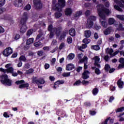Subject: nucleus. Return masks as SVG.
<instances>
[{"instance_id": "obj_1", "label": "nucleus", "mask_w": 124, "mask_h": 124, "mask_svg": "<svg viewBox=\"0 0 124 124\" xmlns=\"http://www.w3.org/2000/svg\"><path fill=\"white\" fill-rule=\"evenodd\" d=\"M28 19L29 16L28 15V13L27 12H25L23 13V17L21 19L20 21V24L21 25V26L20 28V31L22 33H24V32H26V31H27V28L26 24Z\"/></svg>"}, {"instance_id": "obj_2", "label": "nucleus", "mask_w": 124, "mask_h": 124, "mask_svg": "<svg viewBox=\"0 0 124 124\" xmlns=\"http://www.w3.org/2000/svg\"><path fill=\"white\" fill-rule=\"evenodd\" d=\"M100 5H97V11L98 12V15L99 17H100V18L102 20H106V17L105 16V14L107 15H109L110 13V11L109 10V9L106 8H98L100 7Z\"/></svg>"}, {"instance_id": "obj_3", "label": "nucleus", "mask_w": 124, "mask_h": 124, "mask_svg": "<svg viewBox=\"0 0 124 124\" xmlns=\"http://www.w3.org/2000/svg\"><path fill=\"white\" fill-rule=\"evenodd\" d=\"M65 0H59L57 3L52 6L55 11H62V8L65 6Z\"/></svg>"}, {"instance_id": "obj_4", "label": "nucleus", "mask_w": 124, "mask_h": 124, "mask_svg": "<svg viewBox=\"0 0 124 124\" xmlns=\"http://www.w3.org/2000/svg\"><path fill=\"white\" fill-rule=\"evenodd\" d=\"M39 34L37 35L36 40H38L40 39L38 42H35L34 44V46L35 47H38V48H41L42 46H43V44L41 43L40 41L43 40L44 39V37H42L43 36V32L41 31H39ZM41 38V39H40Z\"/></svg>"}, {"instance_id": "obj_5", "label": "nucleus", "mask_w": 124, "mask_h": 124, "mask_svg": "<svg viewBox=\"0 0 124 124\" xmlns=\"http://www.w3.org/2000/svg\"><path fill=\"white\" fill-rule=\"evenodd\" d=\"M0 82L3 85H6L7 86H12V80L8 79V76L5 74L1 76Z\"/></svg>"}, {"instance_id": "obj_6", "label": "nucleus", "mask_w": 124, "mask_h": 124, "mask_svg": "<svg viewBox=\"0 0 124 124\" xmlns=\"http://www.w3.org/2000/svg\"><path fill=\"white\" fill-rule=\"evenodd\" d=\"M33 7L36 10H40L43 7V4L41 0H33Z\"/></svg>"}, {"instance_id": "obj_7", "label": "nucleus", "mask_w": 124, "mask_h": 124, "mask_svg": "<svg viewBox=\"0 0 124 124\" xmlns=\"http://www.w3.org/2000/svg\"><path fill=\"white\" fill-rule=\"evenodd\" d=\"M13 53V50L10 47H6L2 52L4 57H9Z\"/></svg>"}, {"instance_id": "obj_8", "label": "nucleus", "mask_w": 124, "mask_h": 124, "mask_svg": "<svg viewBox=\"0 0 124 124\" xmlns=\"http://www.w3.org/2000/svg\"><path fill=\"white\" fill-rule=\"evenodd\" d=\"M53 31L55 33L56 36H60L61 35V33H62V27H53Z\"/></svg>"}, {"instance_id": "obj_9", "label": "nucleus", "mask_w": 124, "mask_h": 124, "mask_svg": "<svg viewBox=\"0 0 124 124\" xmlns=\"http://www.w3.org/2000/svg\"><path fill=\"white\" fill-rule=\"evenodd\" d=\"M47 31H50L49 38H53V37L55 36V33H54V31H53V25L50 24L48 26Z\"/></svg>"}, {"instance_id": "obj_10", "label": "nucleus", "mask_w": 124, "mask_h": 124, "mask_svg": "<svg viewBox=\"0 0 124 124\" xmlns=\"http://www.w3.org/2000/svg\"><path fill=\"white\" fill-rule=\"evenodd\" d=\"M90 71L88 70H85L82 74V78L83 80H87V79H89L90 78Z\"/></svg>"}, {"instance_id": "obj_11", "label": "nucleus", "mask_w": 124, "mask_h": 124, "mask_svg": "<svg viewBox=\"0 0 124 124\" xmlns=\"http://www.w3.org/2000/svg\"><path fill=\"white\" fill-rule=\"evenodd\" d=\"M67 33H68L67 31H63V32H62V33L61 34L60 36L59 37V40L60 41H62V39H65V37H66V34H67Z\"/></svg>"}, {"instance_id": "obj_12", "label": "nucleus", "mask_w": 124, "mask_h": 124, "mask_svg": "<svg viewBox=\"0 0 124 124\" xmlns=\"http://www.w3.org/2000/svg\"><path fill=\"white\" fill-rule=\"evenodd\" d=\"M74 68H75V66L72 63H69L66 65V70L67 71H70V70H72Z\"/></svg>"}, {"instance_id": "obj_13", "label": "nucleus", "mask_w": 124, "mask_h": 124, "mask_svg": "<svg viewBox=\"0 0 124 124\" xmlns=\"http://www.w3.org/2000/svg\"><path fill=\"white\" fill-rule=\"evenodd\" d=\"M65 14L66 16H70L72 14V10L70 8H67L65 11Z\"/></svg>"}, {"instance_id": "obj_14", "label": "nucleus", "mask_w": 124, "mask_h": 124, "mask_svg": "<svg viewBox=\"0 0 124 124\" xmlns=\"http://www.w3.org/2000/svg\"><path fill=\"white\" fill-rule=\"evenodd\" d=\"M124 81H122V79H120L117 81V86L120 89H123L124 88Z\"/></svg>"}, {"instance_id": "obj_15", "label": "nucleus", "mask_w": 124, "mask_h": 124, "mask_svg": "<svg viewBox=\"0 0 124 124\" xmlns=\"http://www.w3.org/2000/svg\"><path fill=\"white\" fill-rule=\"evenodd\" d=\"M100 22L102 27H103L104 28H107V26H108V23H107V22L105 21V19H102V18H101V19H100Z\"/></svg>"}, {"instance_id": "obj_16", "label": "nucleus", "mask_w": 124, "mask_h": 124, "mask_svg": "<svg viewBox=\"0 0 124 124\" xmlns=\"http://www.w3.org/2000/svg\"><path fill=\"white\" fill-rule=\"evenodd\" d=\"M91 35H92V32L90 30H87L84 31V36L86 37V38L91 37Z\"/></svg>"}, {"instance_id": "obj_17", "label": "nucleus", "mask_w": 124, "mask_h": 124, "mask_svg": "<svg viewBox=\"0 0 124 124\" xmlns=\"http://www.w3.org/2000/svg\"><path fill=\"white\" fill-rule=\"evenodd\" d=\"M83 14V11L82 10L78 11L75 15L74 16V18H79Z\"/></svg>"}, {"instance_id": "obj_18", "label": "nucleus", "mask_w": 124, "mask_h": 124, "mask_svg": "<svg viewBox=\"0 0 124 124\" xmlns=\"http://www.w3.org/2000/svg\"><path fill=\"white\" fill-rule=\"evenodd\" d=\"M69 34L71 36H75L76 35L75 29H72V28L70 29V30L69 31Z\"/></svg>"}, {"instance_id": "obj_19", "label": "nucleus", "mask_w": 124, "mask_h": 124, "mask_svg": "<svg viewBox=\"0 0 124 124\" xmlns=\"http://www.w3.org/2000/svg\"><path fill=\"white\" fill-rule=\"evenodd\" d=\"M37 79V77H33L32 78V84H36L37 85H38V82H39V80L36 79Z\"/></svg>"}, {"instance_id": "obj_20", "label": "nucleus", "mask_w": 124, "mask_h": 124, "mask_svg": "<svg viewBox=\"0 0 124 124\" xmlns=\"http://www.w3.org/2000/svg\"><path fill=\"white\" fill-rule=\"evenodd\" d=\"M115 22H116V20H115V19H114L113 18L110 17L108 18V24L110 26H111V25L114 24V23H115Z\"/></svg>"}, {"instance_id": "obj_21", "label": "nucleus", "mask_w": 124, "mask_h": 124, "mask_svg": "<svg viewBox=\"0 0 124 124\" xmlns=\"http://www.w3.org/2000/svg\"><path fill=\"white\" fill-rule=\"evenodd\" d=\"M99 92V90H98V88H94L92 90V93L93 95H96L97 93H98V92Z\"/></svg>"}, {"instance_id": "obj_22", "label": "nucleus", "mask_w": 124, "mask_h": 124, "mask_svg": "<svg viewBox=\"0 0 124 124\" xmlns=\"http://www.w3.org/2000/svg\"><path fill=\"white\" fill-rule=\"evenodd\" d=\"M117 31H124V28L123 27V24L120 23L118 25V27L117 28Z\"/></svg>"}, {"instance_id": "obj_23", "label": "nucleus", "mask_w": 124, "mask_h": 124, "mask_svg": "<svg viewBox=\"0 0 124 124\" xmlns=\"http://www.w3.org/2000/svg\"><path fill=\"white\" fill-rule=\"evenodd\" d=\"M61 12H62V11H58L55 13V18H60V17L62 16V14Z\"/></svg>"}, {"instance_id": "obj_24", "label": "nucleus", "mask_w": 124, "mask_h": 124, "mask_svg": "<svg viewBox=\"0 0 124 124\" xmlns=\"http://www.w3.org/2000/svg\"><path fill=\"white\" fill-rule=\"evenodd\" d=\"M91 48L92 49H93V50H95V51H98V50H100V47L98 45L92 46Z\"/></svg>"}, {"instance_id": "obj_25", "label": "nucleus", "mask_w": 124, "mask_h": 124, "mask_svg": "<svg viewBox=\"0 0 124 124\" xmlns=\"http://www.w3.org/2000/svg\"><path fill=\"white\" fill-rule=\"evenodd\" d=\"M104 33L106 35H108L111 33V29L110 28H108L104 31Z\"/></svg>"}, {"instance_id": "obj_26", "label": "nucleus", "mask_w": 124, "mask_h": 124, "mask_svg": "<svg viewBox=\"0 0 124 124\" xmlns=\"http://www.w3.org/2000/svg\"><path fill=\"white\" fill-rule=\"evenodd\" d=\"M61 118H67L68 117V115L66 114L64 110H62L61 111Z\"/></svg>"}, {"instance_id": "obj_27", "label": "nucleus", "mask_w": 124, "mask_h": 124, "mask_svg": "<svg viewBox=\"0 0 124 124\" xmlns=\"http://www.w3.org/2000/svg\"><path fill=\"white\" fill-rule=\"evenodd\" d=\"M25 88H29V83H24L22 84L19 86V89H24Z\"/></svg>"}, {"instance_id": "obj_28", "label": "nucleus", "mask_w": 124, "mask_h": 124, "mask_svg": "<svg viewBox=\"0 0 124 124\" xmlns=\"http://www.w3.org/2000/svg\"><path fill=\"white\" fill-rule=\"evenodd\" d=\"M32 33H33V29H31L27 31L26 34L27 36H31Z\"/></svg>"}, {"instance_id": "obj_29", "label": "nucleus", "mask_w": 124, "mask_h": 124, "mask_svg": "<svg viewBox=\"0 0 124 124\" xmlns=\"http://www.w3.org/2000/svg\"><path fill=\"white\" fill-rule=\"evenodd\" d=\"M110 68H111V67H110V65L109 64H106L105 65L104 69L105 71H107L108 72L109 70H110Z\"/></svg>"}, {"instance_id": "obj_30", "label": "nucleus", "mask_w": 124, "mask_h": 124, "mask_svg": "<svg viewBox=\"0 0 124 124\" xmlns=\"http://www.w3.org/2000/svg\"><path fill=\"white\" fill-rule=\"evenodd\" d=\"M33 42V38H30L27 40L26 45H31Z\"/></svg>"}, {"instance_id": "obj_31", "label": "nucleus", "mask_w": 124, "mask_h": 124, "mask_svg": "<svg viewBox=\"0 0 124 124\" xmlns=\"http://www.w3.org/2000/svg\"><path fill=\"white\" fill-rule=\"evenodd\" d=\"M33 71H34V70H33V69H29V70H26V74H27L28 75H29V74H31V73H33Z\"/></svg>"}, {"instance_id": "obj_32", "label": "nucleus", "mask_w": 124, "mask_h": 124, "mask_svg": "<svg viewBox=\"0 0 124 124\" xmlns=\"http://www.w3.org/2000/svg\"><path fill=\"white\" fill-rule=\"evenodd\" d=\"M62 84H64V81L63 80H57L56 82L54 83V85H62Z\"/></svg>"}, {"instance_id": "obj_33", "label": "nucleus", "mask_w": 124, "mask_h": 124, "mask_svg": "<svg viewBox=\"0 0 124 124\" xmlns=\"http://www.w3.org/2000/svg\"><path fill=\"white\" fill-rule=\"evenodd\" d=\"M19 60L20 62H21V61H22V62H26V61H27V58H26L25 55H21L19 57Z\"/></svg>"}, {"instance_id": "obj_34", "label": "nucleus", "mask_w": 124, "mask_h": 124, "mask_svg": "<svg viewBox=\"0 0 124 124\" xmlns=\"http://www.w3.org/2000/svg\"><path fill=\"white\" fill-rule=\"evenodd\" d=\"M82 42L85 44H89L91 42V40L88 39V38H86L83 40Z\"/></svg>"}, {"instance_id": "obj_35", "label": "nucleus", "mask_w": 124, "mask_h": 124, "mask_svg": "<svg viewBox=\"0 0 124 124\" xmlns=\"http://www.w3.org/2000/svg\"><path fill=\"white\" fill-rule=\"evenodd\" d=\"M116 17L118 19H119V20H121V21H124V15H118L116 16Z\"/></svg>"}, {"instance_id": "obj_36", "label": "nucleus", "mask_w": 124, "mask_h": 124, "mask_svg": "<svg viewBox=\"0 0 124 124\" xmlns=\"http://www.w3.org/2000/svg\"><path fill=\"white\" fill-rule=\"evenodd\" d=\"M114 7L115 9H116V10H118V11H120V12H122L123 11V9H122L121 7L117 5H114Z\"/></svg>"}, {"instance_id": "obj_37", "label": "nucleus", "mask_w": 124, "mask_h": 124, "mask_svg": "<svg viewBox=\"0 0 124 124\" xmlns=\"http://www.w3.org/2000/svg\"><path fill=\"white\" fill-rule=\"evenodd\" d=\"M81 84H82V81L80 79H78L74 83V86H80Z\"/></svg>"}, {"instance_id": "obj_38", "label": "nucleus", "mask_w": 124, "mask_h": 124, "mask_svg": "<svg viewBox=\"0 0 124 124\" xmlns=\"http://www.w3.org/2000/svg\"><path fill=\"white\" fill-rule=\"evenodd\" d=\"M7 73H13V71H14V69L13 67H10L7 69Z\"/></svg>"}, {"instance_id": "obj_39", "label": "nucleus", "mask_w": 124, "mask_h": 124, "mask_svg": "<svg viewBox=\"0 0 124 124\" xmlns=\"http://www.w3.org/2000/svg\"><path fill=\"white\" fill-rule=\"evenodd\" d=\"M75 57V55L73 53H70L68 55V58L69 60H73Z\"/></svg>"}, {"instance_id": "obj_40", "label": "nucleus", "mask_w": 124, "mask_h": 124, "mask_svg": "<svg viewBox=\"0 0 124 124\" xmlns=\"http://www.w3.org/2000/svg\"><path fill=\"white\" fill-rule=\"evenodd\" d=\"M115 2L116 3H119L120 7H122V8H124V4L122 3L119 0H116Z\"/></svg>"}, {"instance_id": "obj_41", "label": "nucleus", "mask_w": 124, "mask_h": 124, "mask_svg": "<svg viewBox=\"0 0 124 124\" xmlns=\"http://www.w3.org/2000/svg\"><path fill=\"white\" fill-rule=\"evenodd\" d=\"M67 43L68 44H71L72 43V37L69 36L67 38Z\"/></svg>"}, {"instance_id": "obj_42", "label": "nucleus", "mask_w": 124, "mask_h": 124, "mask_svg": "<svg viewBox=\"0 0 124 124\" xmlns=\"http://www.w3.org/2000/svg\"><path fill=\"white\" fill-rule=\"evenodd\" d=\"M123 111H124V107H121L117 108V110H116V113H120V112H123Z\"/></svg>"}, {"instance_id": "obj_43", "label": "nucleus", "mask_w": 124, "mask_h": 124, "mask_svg": "<svg viewBox=\"0 0 124 124\" xmlns=\"http://www.w3.org/2000/svg\"><path fill=\"white\" fill-rule=\"evenodd\" d=\"M94 72H95V74H96L97 75H99V74H100V73H101V72H100V70H99V68H96L95 69Z\"/></svg>"}, {"instance_id": "obj_44", "label": "nucleus", "mask_w": 124, "mask_h": 124, "mask_svg": "<svg viewBox=\"0 0 124 124\" xmlns=\"http://www.w3.org/2000/svg\"><path fill=\"white\" fill-rule=\"evenodd\" d=\"M62 76L63 77H69V76H70V72H64L62 74Z\"/></svg>"}, {"instance_id": "obj_45", "label": "nucleus", "mask_w": 124, "mask_h": 124, "mask_svg": "<svg viewBox=\"0 0 124 124\" xmlns=\"http://www.w3.org/2000/svg\"><path fill=\"white\" fill-rule=\"evenodd\" d=\"M31 6L30 4H28L24 8V10L29 11V10H31Z\"/></svg>"}, {"instance_id": "obj_46", "label": "nucleus", "mask_w": 124, "mask_h": 124, "mask_svg": "<svg viewBox=\"0 0 124 124\" xmlns=\"http://www.w3.org/2000/svg\"><path fill=\"white\" fill-rule=\"evenodd\" d=\"M89 21H92L93 22V21H95V20H96V17L93 16H92L89 17Z\"/></svg>"}, {"instance_id": "obj_47", "label": "nucleus", "mask_w": 124, "mask_h": 124, "mask_svg": "<svg viewBox=\"0 0 124 124\" xmlns=\"http://www.w3.org/2000/svg\"><path fill=\"white\" fill-rule=\"evenodd\" d=\"M89 83H90V81H89L83 80L81 81V84H82V85L83 86H85L86 85H88Z\"/></svg>"}, {"instance_id": "obj_48", "label": "nucleus", "mask_w": 124, "mask_h": 124, "mask_svg": "<svg viewBox=\"0 0 124 124\" xmlns=\"http://www.w3.org/2000/svg\"><path fill=\"white\" fill-rule=\"evenodd\" d=\"M24 83H25V81H24V80H17L16 81V85H20V84H24Z\"/></svg>"}, {"instance_id": "obj_49", "label": "nucleus", "mask_w": 124, "mask_h": 124, "mask_svg": "<svg viewBox=\"0 0 124 124\" xmlns=\"http://www.w3.org/2000/svg\"><path fill=\"white\" fill-rule=\"evenodd\" d=\"M5 4V0H0V7H2Z\"/></svg>"}, {"instance_id": "obj_50", "label": "nucleus", "mask_w": 124, "mask_h": 124, "mask_svg": "<svg viewBox=\"0 0 124 124\" xmlns=\"http://www.w3.org/2000/svg\"><path fill=\"white\" fill-rule=\"evenodd\" d=\"M89 23V28H93V21L88 20Z\"/></svg>"}, {"instance_id": "obj_51", "label": "nucleus", "mask_w": 124, "mask_h": 124, "mask_svg": "<svg viewBox=\"0 0 124 124\" xmlns=\"http://www.w3.org/2000/svg\"><path fill=\"white\" fill-rule=\"evenodd\" d=\"M118 69H122V68H124V63H120L118 66Z\"/></svg>"}, {"instance_id": "obj_52", "label": "nucleus", "mask_w": 124, "mask_h": 124, "mask_svg": "<svg viewBox=\"0 0 124 124\" xmlns=\"http://www.w3.org/2000/svg\"><path fill=\"white\" fill-rule=\"evenodd\" d=\"M85 15L87 17H88V16H90L91 15V11H90V10H87L86 11V12L85 13Z\"/></svg>"}, {"instance_id": "obj_53", "label": "nucleus", "mask_w": 124, "mask_h": 124, "mask_svg": "<svg viewBox=\"0 0 124 124\" xmlns=\"http://www.w3.org/2000/svg\"><path fill=\"white\" fill-rule=\"evenodd\" d=\"M45 80H44V78H40L39 79L38 84H45Z\"/></svg>"}, {"instance_id": "obj_54", "label": "nucleus", "mask_w": 124, "mask_h": 124, "mask_svg": "<svg viewBox=\"0 0 124 124\" xmlns=\"http://www.w3.org/2000/svg\"><path fill=\"white\" fill-rule=\"evenodd\" d=\"M104 60L105 61V62H108L110 60V58L109 57V55H105L104 57Z\"/></svg>"}, {"instance_id": "obj_55", "label": "nucleus", "mask_w": 124, "mask_h": 124, "mask_svg": "<svg viewBox=\"0 0 124 124\" xmlns=\"http://www.w3.org/2000/svg\"><path fill=\"white\" fill-rule=\"evenodd\" d=\"M84 105L86 106V107H91L92 104H91V102H85L84 103Z\"/></svg>"}, {"instance_id": "obj_56", "label": "nucleus", "mask_w": 124, "mask_h": 124, "mask_svg": "<svg viewBox=\"0 0 124 124\" xmlns=\"http://www.w3.org/2000/svg\"><path fill=\"white\" fill-rule=\"evenodd\" d=\"M37 55L39 56V57H41L43 55V51L40 50L37 52Z\"/></svg>"}, {"instance_id": "obj_57", "label": "nucleus", "mask_w": 124, "mask_h": 124, "mask_svg": "<svg viewBox=\"0 0 124 124\" xmlns=\"http://www.w3.org/2000/svg\"><path fill=\"white\" fill-rule=\"evenodd\" d=\"M100 61V58H99V57H98V56L95 57L94 62H99Z\"/></svg>"}, {"instance_id": "obj_58", "label": "nucleus", "mask_w": 124, "mask_h": 124, "mask_svg": "<svg viewBox=\"0 0 124 124\" xmlns=\"http://www.w3.org/2000/svg\"><path fill=\"white\" fill-rule=\"evenodd\" d=\"M119 53H121V51H120V50H117L116 51H115L113 54H112V55H111V57H114L115 56H116V55H118V54H119Z\"/></svg>"}, {"instance_id": "obj_59", "label": "nucleus", "mask_w": 124, "mask_h": 124, "mask_svg": "<svg viewBox=\"0 0 124 124\" xmlns=\"http://www.w3.org/2000/svg\"><path fill=\"white\" fill-rule=\"evenodd\" d=\"M63 47H64V43H62L61 44V45L59 46V50H62V49L63 48Z\"/></svg>"}, {"instance_id": "obj_60", "label": "nucleus", "mask_w": 124, "mask_h": 124, "mask_svg": "<svg viewBox=\"0 0 124 124\" xmlns=\"http://www.w3.org/2000/svg\"><path fill=\"white\" fill-rule=\"evenodd\" d=\"M49 80L51 81V82H54V81H55V77L50 76L49 77Z\"/></svg>"}, {"instance_id": "obj_61", "label": "nucleus", "mask_w": 124, "mask_h": 124, "mask_svg": "<svg viewBox=\"0 0 124 124\" xmlns=\"http://www.w3.org/2000/svg\"><path fill=\"white\" fill-rule=\"evenodd\" d=\"M90 113L92 116H94L96 114V111L95 110H90Z\"/></svg>"}, {"instance_id": "obj_62", "label": "nucleus", "mask_w": 124, "mask_h": 124, "mask_svg": "<svg viewBox=\"0 0 124 124\" xmlns=\"http://www.w3.org/2000/svg\"><path fill=\"white\" fill-rule=\"evenodd\" d=\"M119 62H120V63H124V58L123 57H121L119 60Z\"/></svg>"}, {"instance_id": "obj_63", "label": "nucleus", "mask_w": 124, "mask_h": 124, "mask_svg": "<svg viewBox=\"0 0 124 124\" xmlns=\"http://www.w3.org/2000/svg\"><path fill=\"white\" fill-rule=\"evenodd\" d=\"M3 117H4V118H9L10 116L8 115V113H7V112H5L3 113Z\"/></svg>"}, {"instance_id": "obj_64", "label": "nucleus", "mask_w": 124, "mask_h": 124, "mask_svg": "<svg viewBox=\"0 0 124 124\" xmlns=\"http://www.w3.org/2000/svg\"><path fill=\"white\" fill-rule=\"evenodd\" d=\"M30 65L29 63H27L25 64L24 67L26 69H29V68H30Z\"/></svg>"}]
</instances>
